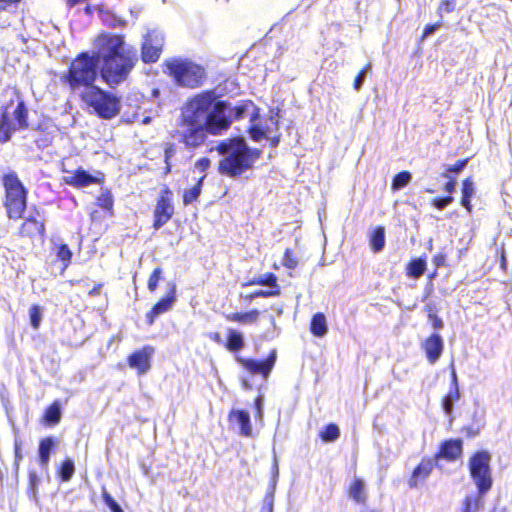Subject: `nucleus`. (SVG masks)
I'll return each mask as SVG.
<instances>
[{
  "instance_id": "f257e3e1",
  "label": "nucleus",
  "mask_w": 512,
  "mask_h": 512,
  "mask_svg": "<svg viewBox=\"0 0 512 512\" xmlns=\"http://www.w3.org/2000/svg\"><path fill=\"white\" fill-rule=\"evenodd\" d=\"M251 107H254L252 100L239 101L230 116L225 113L230 108L229 101L219 99L214 89L200 91L186 100L177 129L170 135L186 149H198L205 144L208 135H222L234 120L243 119Z\"/></svg>"
},
{
  "instance_id": "f03ea898",
  "label": "nucleus",
  "mask_w": 512,
  "mask_h": 512,
  "mask_svg": "<svg viewBox=\"0 0 512 512\" xmlns=\"http://www.w3.org/2000/svg\"><path fill=\"white\" fill-rule=\"evenodd\" d=\"M95 56L99 59V73L109 87H116L129 77L138 62L137 51L127 47L124 37L118 34L101 33L95 40Z\"/></svg>"
},
{
  "instance_id": "7ed1b4c3",
  "label": "nucleus",
  "mask_w": 512,
  "mask_h": 512,
  "mask_svg": "<svg viewBox=\"0 0 512 512\" xmlns=\"http://www.w3.org/2000/svg\"><path fill=\"white\" fill-rule=\"evenodd\" d=\"M215 150L222 158L217 165L220 175L228 178H240L252 171L261 158L262 150L251 148L241 136H234L219 141Z\"/></svg>"
},
{
  "instance_id": "20e7f679",
  "label": "nucleus",
  "mask_w": 512,
  "mask_h": 512,
  "mask_svg": "<svg viewBox=\"0 0 512 512\" xmlns=\"http://www.w3.org/2000/svg\"><path fill=\"white\" fill-rule=\"evenodd\" d=\"M98 68L99 59L95 53L82 51L71 60L60 81L72 91L80 88L90 89L98 77Z\"/></svg>"
},
{
  "instance_id": "39448f33",
  "label": "nucleus",
  "mask_w": 512,
  "mask_h": 512,
  "mask_svg": "<svg viewBox=\"0 0 512 512\" xmlns=\"http://www.w3.org/2000/svg\"><path fill=\"white\" fill-rule=\"evenodd\" d=\"M29 128V109L18 92L1 106L0 109V143L11 140L16 131Z\"/></svg>"
},
{
  "instance_id": "423d86ee",
  "label": "nucleus",
  "mask_w": 512,
  "mask_h": 512,
  "mask_svg": "<svg viewBox=\"0 0 512 512\" xmlns=\"http://www.w3.org/2000/svg\"><path fill=\"white\" fill-rule=\"evenodd\" d=\"M3 187L2 205L9 220L17 221L23 218L28 205V189L14 171L1 176Z\"/></svg>"
},
{
  "instance_id": "0eeeda50",
  "label": "nucleus",
  "mask_w": 512,
  "mask_h": 512,
  "mask_svg": "<svg viewBox=\"0 0 512 512\" xmlns=\"http://www.w3.org/2000/svg\"><path fill=\"white\" fill-rule=\"evenodd\" d=\"M165 73L181 87L195 89L203 85L207 74L205 68L189 59L173 58L164 63Z\"/></svg>"
},
{
  "instance_id": "6e6552de",
  "label": "nucleus",
  "mask_w": 512,
  "mask_h": 512,
  "mask_svg": "<svg viewBox=\"0 0 512 512\" xmlns=\"http://www.w3.org/2000/svg\"><path fill=\"white\" fill-rule=\"evenodd\" d=\"M80 97L81 100L89 108H92L93 112L101 119H113L120 112V98L96 85L90 87V89H85L81 93Z\"/></svg>"
},
{
  "instance_id": "1a4fd4ad",
  "label": "nucleus",
  "mask_w": 512,
  "mask_h": 512,
  "mask_svg": "<svg viewBox=\"0 0 512 512\" xmlns=\"http://www.w3.org/2000/svg\"><path fill=\"white\" fill-rule=\"evenodd\" d=\"M491 455L487 450H478L468 459V469L479 497L486 495L493 486Z\"/></svg>"
},
{
  "instance_id": "9d476101",
  "label": "nucleus",
  "mask_w": 512,
  "mask_h": 512,
  "mask_svg": "<svg viewBox=\"0 0 512 512\" xmlns=\"http://www.w3.org/2000/svg\"><path fill=\"white\" fill-rule=\"evenodd\" d=\"M174 213L173 192L168 185H163L153 210L152 227L159 230L172 219Z\"/></svg>"
},
{
  "instance_id": "9b49d317",
  "label": "nucleus",
  "mask_w": 512,
  "mask_h": 512,
  "mask_svg": "<svg viewBox=\"0 0 512 512\" xmlns=\"http://www.w3.org/2000/svg\"><path fill=\"white\" fill-rule=\"evenodd\" d=\"M23 221L17 229V236L20 239H28L34 241L37 238L43 240L46 236V225L43 219L38 218L34 214L23 216Z\"/></svg>"
},
{
  "instance_id": "f8f14e48",
  "label": "nucleus",
  "mask_w": 512,
  "mask_h": 512,
  "mask_svg": "<svg viewBox=\"0 0 512 512\" xmlns=\"http://www.w3.org/2000/svg\"><path fill=\"white\" fill-rule=\"evenodd\" d=\"M154 353L155 348L153 346L145 345L128 355L127 364L131 369H134L138 375H144L152 367V357Z\"/></svg>"
},
{
  "instance_id": "ddd939ff",
  "label": "nucleus",
  "mask_w": 512,
  "mask_h": 512,
  "mask_svg": "<svg viewBox=\"0 0 512 512\" xmlns=\"http://www.w3.org/2000/svg\"><path fill=\"white\" fill-rule=\"evenodd\" d=\"M463 451V441L461 438L445 439L440 442L432 458L435 462L445 460L448 463H453L462 458Z\"/></svg>"
},
{
  "instance_id": "4468645a",
  "label": "nucleus",
  "mask_w": 512,
  "mask_h": 512,
  "mask_svg": "<svg viewBox=\"0 0 512 512\" xmlns=\"http://www.w3.org/2000/svg\"><path fill=\"white\" fill-rule=\"evenodd\" d=\"M276 357V350H272L264 360L259 361L239 357L237 358V362L250 374L261 375L264 378H267L275 365Z\"/></svg>"
},
{
  "instance_id": "2eb2a0df",
  "label": "nucleus",
  "mask_w": 512,
  "mask_h": 512,
  "mask_svg": "<svg viewBox=\"0 0 512 512\" xmlns=\"http://www.w3.org/2000/svg\"><path fill=\"white\" fill-rule=\"evenodd\" d=\"M231 429H237L238 434L245 438L253 437L252 421L249 412L245 409L232 408L227 415Z\"/></svg>"
},
{
  "instance_id": "dca6fc26",
  "label": "nucleus",
  "mask_w": 512,
  "mask_h": 512,
  "mask_svg": "<svg viewBox=\"0 0 512 512\" xmlns=\"http://www.w3.org/2000/svg\"><path fill=\"white\" fill-rule=\"evenodd\" d=\"M176 301V287L174 284L171 285L169 291L161 297L152 307L149 311H147L145 318L146 323L149 326H152L155 323L156 318L168 312L172 309L173 304Z\"/></svg>"
},
{
  "instance_id": "f3484780",
  "label": "nucleus",
  "mask_w": 512,
  "mask_h": 512,
  "mask_svg": "<svg viewBox=\"0 0 512 512\" xmlns=\"http://www.w3.org/2000/svg\"><path fill=\"white\" fill-rule=\"evenodd\" d=\"M421 348L430 364L438 362L444 351V340L439 333H432L421 343Z\"/></svg>"
},
{
  "instance_id": "a211bd4d",
  "label": "nucleus",
  "mask_w": 512,
  "mask_h": 512,
  "mask_svg": "<svg viewBox=\"0 0 512 512\" xmlns=\"http://www.w3.org/2000/svg\"><path fill=\"white\" fill-rule=\"evenodd\" d=\"M434 459L431 457H423L421 461L412 470L411 475L407 480L409 488H417L420 484L431 475L434 469Z\"/></svg>"
},
{
  "instance_id": "6ab92c4d",
  "label": "nucleus",
  "mask_w": 512,
  "mask_h": 512,
  "mask_svg": "<svg viewBox=\"0 0 512 512\" xmlns=\"http://www.w3.org/2000/svg\"><path fill=\"white\" fill-rule=\"evenodd\" d=\"M102 181L103 179L101 177L91 175L83 168H78L72 173V175L63 177V183L74 188H83L93 184H101Z\"/></svg>"
},
{
  "instance_id": "aec40b11",
  "label": "nucleus",
  "mask_w": 512,
  "mask_h": 512,
  "mask_svg": "<svg viewBox=\"0 0 512 512\" xmlns=\"http://www.w3.org/2000/svg\"><path fill=\"white\" fill-rule=\"evenodd\" d=\"M346 495L354 503L365 505L368 501V491L365 481L360 477H353L346 488Z\"/></svg>"
},
{
  "instance_id": "412c9836",
  "label": "nucleus",
  "mask_w": 512,
  "mask_h": 512,
  "mask_svg": "<svg viewBox=\"0 0 512 512\" xmlns=\"http://www.w3.org/2000/svg\"><path fill=\"white\" fill-rule=\"evenodd\" d=\"M61 406L58 400L48 405L41 417V423L46 426H55L61 421Z\"/></svg>"
},
{
  "instance_id": "4be33fe9",
  "label": "nucleus",
  "mask_w": 512,
  "mask_h": 512,
  "mask_svg": "<svg viewBox=\"0 0 512 512\" xmlns=\"http://www.w3.org/2000/svg\"><path fill=\"white\" fill-rule=\"evenodd\" d=\"M260 311L257 309H252L247 312H233L225 315V319L229 322H234L238 324H253L256 323L259 319Z\"/></svg>"
},
{
  "instance_id": "5701e85b",
  "label": "nucleus",
  "mask_w": 512,
  "mask_h": 512,
  "mask_svg": "<svg viewBox=\"0 0 512 512\" xmlns=\"http://www.w3.org/2000/svg\"><path fill=\"white\" fill-rule=\"evenodd\" d=\"M462 197L461 205L467 210L468 213L472 212L471 199L475 194V185L472 176H468L462 181L461 187Z\"/></svg>"
},
{
  "instance_id": "b1692460",
  "label": "nucleus",
  "mask_w": 512,
  "mask_h": 512,
  "mask_svg": "<svg viewBox=\"0 0 512 512\" xmlns=\"http://www.w3.org/2000/svg\"><path fill=\"white\" fill-rule=\"evenodd\" d=\"M205 178V174L200 176L199 178L195 179V184L193 187L184 190L182 194V203L184 206H188L199 199Z\"/></svg>"
},
{
  "instance_id": "393cba45",
  "label": "nucleus",
  "mask_w": 512,
  "mask_h": 512,
  "mask_svg": "<svg viewBox=\"0 0 512 512\" xmlns=\"http://www.w3.org/2000/svg\"><path fill=\"white\" fill-rule=\"evenodd\" d=\"M57 442L53 437H45L40 440L38 454L39 462L42 466H47L50 460V454Z\"/></svg>"
},
{
  "instance_id": "a878e982",
  "label": "nucleus",
  "mask_w": 512,
  "mask_h": 512,
  "mask_svg": "<svg viewBox=\"0 0 512 512\" xmlns=\"http://www.w3.org/2000/svg\"><path fill=\"white\" fill-rule=\"evenodd\" d=\"M96 205L108 216L114 215V197L110 189H103L96 197Z\"/></svg>"
},
{
  "instance_id": "bb28decb",
  "label": "nucleus",
  "mask_w": 512,
  "mask_h": 512,
  "mask_svg": "<svg viewBox=\"0 0 512 512\" xmlns=\"http://www.w3.org/2000/svg\"><path fill=\"white\" fill-rule=\"evenodd\" d=\"M225 348L230 352H238L244 348L245 342L241 332L228 329L226 335Z\"/></svg>"
},
{
  "instance_id": "cd10ccee",
  "label": "nucleus",
  "mask_w": 512,
  "mask_h": 512,
  "mask_svg": "<svg viewBox=\"0 0 512 512\" xmlns=\"http://www.w3.org/2000/svg\"><path fill=\"white\" fill-rule=\"evenodd\" d=\"M426 267L427 263L425 255L419 258L412 259L406 265V275L410 278L418 279L424 274Z\"/></svg>"
},
{
  "instance_id": "c85d7f7f",
  "label": "nucleus",
  "mask_w": 512,
  "mask_h": 512,
  "mask_svg": "<svg viewBox=\"0 0 512 512\" xmlns=\"http://www.w3.org/2000/svg\"><path fill=\"white\" fill-rule=\"evenodd\" d=\"M161 52L160 46L153 45L150 41H145L141 47V59L144 63H154L160 58Z\"/></svg>"
},
{
  "instance_id": "c756f323",
  "label": "nucleus",
  "mask_w": 512,
  "mask_h": 512,
  "mask_svg": "<svg viewBox=\"0 0 512 512\" xmlns=\"http://www.w3.org/2000/svg\"><path fill=\"white\" fill-rule=\"evenodd\" d=\"M328 331L326 317L318 312L312 316L310 322V332L316 337H323Z\"/></svg>"
},
{
  "instance_id": "7c9ffc66",
  "label": "nucleus",
  "mask_w": 512,
  "mask_h": 512,
  "mask_svg": "<svg viewBox=\"0 0 512 512\" xmlns=\"http://www.w3.org/2000/svg\"><path fill=\"white\" fill-rule=\"evenodd\" d=\"M461 398L460 388L450 387L449 391L441 398V407L446 415H451L453 412L454 402L459 401Z\"/></svg>"
},
{
  "instance_id": "2f4dec72",
  "label": "nucleus",
  "mask_w": 512,
  "mask_h": 512,
  "mask_svg": "<svg viewBox=\"0 0 512 512\" xmlns=\"http://www.w3.org/2000/svg\"><path fill=\"white\" fill-rule=\"evenodd\" d=\"M370 248L373 252L378 253L383 250L385 246V229L382 226L374 228L370 235Z\"/></svg>"
},
{
  "instance_id": "473e14b6",
  "label": "nucleus",
  "mask_w": 512,
  "mask_h": 512,
  "mask_svg": "<svg viewBox=\"0 0 512 512\" xmlns=\"http://www.w3.org/2000/svg\"><path fill=\"white\" fill-rule=\"evenodd\" d=\"M75 473L74 461L65 458L56 470V475L62 482H68Z\"/></svg>"
},
{
  "instance_id": "72a5a7b5",
  "label": "nucleus",
  "mask_w": 512,
  "mask_h": 512,
  "mask_svg": "<svg viewBox=\"0 0 512 512\" xmlns=\"http://www.w3.org/2000/svg\"><path fill=\"white\" fill-rule=\"evenodd\" d=\"M424 311L427 318L431 321L432 328L436 331L441 330L444 327L443 320L438 316V308L434 303H428L424 306Z\"/></svg>"
},
{
  "instance_id": "f704fd0d",
  "label": "nucleus",
  "mask_w": 512,
  "mask_h": 512,
  "mask_svg": "<svg viewBox=\"0 0 512 512\" xmlns=\"http://www.w3.org/2000/svg\"><path fill=\"white\" fill-rule=\"evenodd\" d=\"M340 437V429L337 424L329 423L319 432V438L326 443L334 442Z\"/></svg>"
},
{
  "instance_id": "c9c22d12",
  "label": "nucleus",
  "mask_w": 512,
  "mask_h": 512,
  "mask_svg": "<svg viewBox=\"0 0 512 512\" xmlns=\"http://www.w3.org/2000/svg\"><path fill=\"white\" fill-rule=\"evenodd\" d=\"M249 284L250 285L269 286L271 289L280 288L277 283V276L272 272L265 273L259 277L252 279L249 282Z\"/></svg>"
},
{
  "instance_id": "e433bc0d",
  "label": "nucleus",
  "mask_w": 512,
  "mask_h": 512,
  "mask_svg": "<svg viewBox=\"0 0 512 512\" xmlns=\"http://www.w3.org/2000/svg\"><path fill=\"white\" fill-rule=\"evenodd\" d=\"M55 248L57 259L62 262L65 268H67L71 264L73 256L71 249L65 243L57 244Z\"/></svg>"
},
{
  "instance_id": "4c0bfd02",
  "label": "nucleus",
  "mask_w": 512,
  "mask_h": 512,
  "mask_svg": "<svg viewBox=\"0 0 512 512\" xmlns=\"http://www.w3.org/2000/svg\"><path fill=\"white\" fill-rule=\"evenodd\" d=\"M411 173L407 170H403L396 175H394L392 179L391 188L393 191H398L404 187H406L411 181Z\"/></svg>"
},
{
  "instance_id": "58836bf2",
  "label": "nucleus",
  "mask_w": 512,
  "mask_h": 512,
  "mask_svg": "<svg viewBox=\"0 0 512 512\" xmlns=\"http://www.w3.org/2000/svg\"><path fill=\"white\" fill-rule=\"evenodd\" d=\"M29 320L32 328L37 330L41 325L42 320V307L38 304H33L29 308Z\"/></svg>"
},
{
  "instance_id": "ea45409f",
  "label": "nucleus",
  "mask_w": 512,
  "mask_h": 512,
  "mask_svg": "<svg viewBox=\"0 0 512 512\" xmlns=\"http://www.w3.org/2000/svg\"><path fill=\"white\" fill-rule=\"evenodd\" d=\"M457 0H441L437 7V15L440 19L444 14L452 13L456 10Z\"/></svg>"
},
{
  "instance_id": "a19ab883",
  "label": "nucleus",
  "mask_w": 512,
  "mask_h": 512,
  "mask_svg": "<svg viewBox=\"0 0 512 512\" xmlns=\"http://www.w3.org/2000/svg\"><path fill=\"white\" fill-rule=\"evenodd\" d=\"M163 270L161 267H156L150 274L147 282V287L150 292H155L158 288L159 282L162 279Z\"/></svg>"
},
{
  "instance_id": "79ce46f5",
  "label": "nucleus",
  "mask_w": 512,
  "mask_h": 512,
  "mask_svg": "<svg viewBox=\"0 0 512 512\" xmlns=\"http://www.w3.org/2000/svg\"><path fill=\"white\" fill-rule=\"evenodd\" d=\"M101 495L103 502L112 512H124L120 505L114 500V498L105 488L102 489Z\"/></svg>"
},
{
  "instance_id": "37998d69",
  "label": "nucleus",
  "mask_w": 512,
  "mask_h": 512,
  "mask_svg": "<svg viewBox=\"0 0 512 512\" xmlns=\"http://www.w3.org/2000/svg\"><path fill=\"white\" fill-rule=\"evenodd\" d=\"M282 264L288 269H295L298 265V260L291 248H286L283 254Z\"/></svg>"
},
{
  "instance_id": "c03bdc74",
  "label": "nucleus",
  "mask_w": 512,
  "mask_h": 512,
  "mask_svg": "<svg viewBox=\"0 0 512 512\" xmlns=\"http://www.w3.org/2000/svg\"><path fill=\"white\" fill-rule=\"evenodd\" d=\"M468 162H469V157L459 159L454 164L447 165L445 167V171L443 173H448L451 175L460 173L467 166Z\"/></svg>"
},
{
  "instance_id": "a18cd8bd",
  "label": "nucleus",
  "mask_w": 512,
  "mask_h": 512,
  "mask_svg": "<svg viewBox=\"0 0 512 512\" xmlns=\"http://www.w3.org/2000/svg\"><path fill=\"white\" fill-rule=\"evenodd\" d=\"M479 508V499L466 496L463 500L461 512H476Z\"/></svg>"
},
{
  "instance_id": "49530a36",
  "label": "nucleus",
  "mask_w": 512,
  "mask_h": 512,
  "mask_svg": "<svg viewBox=\"0 0 512 512\" xmlns=\"http://www.w3.org/2000/svg\"><path fill=\"white\" fill-rule=\"evenodd\" d=\"M248 133L250 135V138L254 141V142H259L261 139L263 138H267V133L265 130H263L261 127H259L258 125H251L249 128H248Z\"/></svg>"
},
{
  "instance_id": "de8ad7c7",
  "label": "nucleus",
  "mask_w": 512,
  "mask_h": 512,
  "mask_svg": "<svg viewBox=\"0 0 512 512\" xmlns=\"http://www.w3.org/2000/svg\"><path fill=\"white\" fill-rule=\"evenodd\" d=\"M453 201H454V198L452 195H447L444 197H435L434 199H432V205L438 210H443L448 205H450Z\"/></svg>"
},
{
  "instance_id": "09e8293b",
  "label": "nucleus",
  "mask_w": 512,
  "mask_h": 512,
  "mask_svg": "<svg viewBox=\"0 0 512 512\" xmlns=\"http://www.w3.org/2000/svg\"><path fill=\"white\" fill-rule=\"evenodd\" d=\"M39 484V478L35 471H29L28 473V490L33 498L36 497L37 487Z\"/></svg>"
},
{
  "instance_id": "8fccbe9b",
  "label": "nucleus",
  "mask_w": 512,
  "mask_h": 512,
  "mask_svg": "<svg viewBox=\"0 0 512 512\" xmlns=\"http://www.w3.org/2000/svg\"><path fill=\"white\" fill-rule=\"evenodd\" d=\"M442 177L447 179V182L443 186V190L448 193V195H452L456 188V177L455 175H451L448 173H442Z\"/></svg>"
},
{
  "instance_id": "3c124183",
  "label": "nucleus",
  "mask_w": 512,
  "mask_h": 512,
  "mask_svg": "<svg viewBox=\"0 0 512 512\" xmlns=\"http://www.w3.org/2000/svg\"><path fill=\"white\" fill-rule=\"evenodd\" d=\"M441 27V21H437L435 23L427 24L422 32V35L420 36L419 41H424L429 35L434 33L437 29Z\"/></svg>"
},
{
  "instance_id": "603ef678",
  "label": "nucleus",
  "mask_w": 512,
  "mask_h": 512,
  "mask_svg": "<svg viewBox=\"0 0 512 512\" xmlns=\"http://www.w3.org/2000/svg\"><path fill=\"white\" fill-rule=\"evenodd\" d=\"M176 154V145L173 142H168L164 147V162L171 161Z\"/></svg>"
},
{
  "instance_id": "864d4df0",
  "label": "nucleus",
  "mask_w": 512,
  "mask_h": 512,
  "mask_svg": "<svg viewBox=\"0 0 512 512\" xmlns=\"http://www.w3.org/2000/svg\"><path fill=\"white\" fill-rule=\"evenodd\" d=\"M281 294L280 288L270 289V290H258L254 292L253 296L255 297H275Z\"/></svg>"
},
{
  "instance_id": "5fc2aeb1",
  "label": "nucleus",
  "mask_w": 512,
  "mask_h": 512,
  "mask_svg": "<svg viewBox=\"0 0 512 512\" xmlns=\"http://www.w3.org/2000/svg\"><path fill=\"white\" fill-rule=\"evenodd\" d=\"M253 405H254V408H255V419H259V420H262V417H263V406H262V397L261 396H257L255 399H254V402H253Z\"/></svg>"
},
{
  "instance_id": "6e6d98bb",
  "label": "nucleus",
  "mask_w": 512,
  "mask_h": 512,
  "mask_svg": "<svg viewBox=\"0 0 512 512\" xmlns=\"http://www.w3.org/2000/svg\"><path fill=\"white\" fill-rule=\"evenodd\" d=\"M22 0H0V11L17 8Z\"/></svg>"
},
{
  "instance_id": "4d7b16f0",
  "label": "nucleus",
  "mask_w": 512,
  "mask_h": 512,
  "mask_svg": "<svg viewBox=\"0 0 512 512\" xmlns=\"http://www.w3.org/2000/svg\"><path fill=\"white\" fill-rule=\"evenodd\" d=\"M195 167L201 172L205 173L210 167V159L208 157H201L195 162Z\"/></svg>"
},
{
  "instance_id": "13d9d810",
  "label": "nucleus",
  "mask_w": 512,
  "mask_h": 512,
  "mask_svg": "<svg viewBox=\"0 0 512 512\" xmlns=\"http://www.w3.org/2000/svg\"><path fill=\"white\" fill-rule=\"evenodd\" d=\"M461 431L463 433H465V435L468 437V438H473V437H476L477 435H479L480 433V430L479 428H474L472 426H464L462 427Z\"/></svg>"
},
{
  "instance_id": "bf43d9fd",
  "label": "nucleus",
  "mask_w": 512,
  "mask_h": 512,
  "mask_svg": "<svg viewBox=\"0 0 512 512\" xmlns=\"http://www.w3.org/2000/svg\"><path fill=\"white\" fill-rule=\"evenodd\" d=\"M365 79V71L361 70L355 77L353 87L355 90H359Z\"/></svg>"
},
{
  "instance_id": "052dcab7",
  "label": "nucleus",
  "mask_w": 512,
  "mask_h": 512,
  "mask_svg": "<svg viewBox=\"0 0 512 512\" xmlns=\"http://www.w3.org/2000/svg\"><path fill=\"white\" fill-rule=\"evenodd\" d=\"M450 387L459 388L458 376H457V372H456V369L453 364H451V371H450Z\"/></svg>"
},
{
  "instance_id": "680f3d73",
  "label": "nucleus",
  "mask_w": 512,
  "mask_h": 512,
  "mask_svg": "<svg viewBox=\"0 0 512 512\" xmlns=\"http://www.w3.org/2000/svg\"><path fill=\"white\" fill-rule=\"evenodd\" d=\"M14 454H15V464L18 466L20 461L23 458L22 450H21V443L15 442L14 444Z\"/></svg>"
},
{
  "instance_id": "e2e57ef3",
  "label": "nucleus",
  "mask_w": 512,
  "mask_h": 512,
  "mask_svg": "<svg viewBox=\"0 0 512 512\" xmlns=\"http://www.w3.org/2000/svg\"><path fill=\"white\" fill-rule=\"evenodd\" d=\"M500 268L504 272L507 270L506 252L504 247H501L500 249Z\"/></svg>"
},
{
  "instance_id": "0e129e2a",
  "label": "nucleus",
  "mask_w": 512,
  "mask_h": 512,
  "mask_svg": "<svg viewBox=\"0 0 512 512\" xmlns=\"http://www.w3.org/2000/svg\"><path fill=\"white\" fill-rule=\"evenodd\" d=\"M103 287V284L102 283H97L95 284L89 291H88V295L91 296V297H95V296H98L100 294V290L101 288Z\"/></svg>"
},
{
  "instance_id": "69168bd1",
  "label": "nucleus",
  "mask_w": 512,
  "mask_h": 512,
  "mask_svg": "<svg viewBox=\"0 0 512 512\" xmlns=\"http://www.w3.org/2000/svg\"><path fill=\"white\" fill-rule=\"evenodd\" d=\"M11 26V21L7 18L0 17V29H6Z\"/></svg>"
},
{
  "instance_id": "338daca9",
  "label": "nucleus",
  "mask_w": 512,
  "mask_h": 512,
  "mask_svg": "<svg viewBox=\"0 0 512 512\" xmlns=\"http://www.w3.org/2000/svg\"><path fill=\"white\" fill-rule=\"evenodd\" d=\"M209 338H210L212 341L217 342V343H221V342H222L221 335H220L218 332L211 333V334L209 335Z\"/></svg>"
},
{
  "instance_id": "774afa93",
  "label": "nucleus",
  "mask_w": 512,
  "mask_h": 512,
  "mask_svg": "<svg viewBox=\"0 0 512 512\" xmlns=\"http://www.w3.org/2000/svg\"><path fill=\"white\" fill-rule=\"evenodd\" d=\"M269 141H270L271 147H276L280 142V136L279 135L273 136L272 138L269 139Z\"/></svg>"
}]
</instances>
